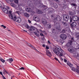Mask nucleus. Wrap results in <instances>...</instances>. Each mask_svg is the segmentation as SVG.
<instances>
[{
    "mask_svg": "<svg viewBox=\"0 0 79 79\" xmlns=\"http://www.w3.org/2000/svg\"><path fill=\"white\" fill-rule=\"evenodd\" d=\"M53 50L56 55H59L60 56H63V50L59 47H56L53 48Z\"/></svg>",
    "mask_w": 79,
    "mask_h": 79,
    "instance_id": "f257e3e1",
    "label": "nucleus"
},
{
    "mask_svg": "<svg viewBox=\"0 0 79 79\" xmlns=\"http://www.w3.org/2000/svg\"><path fill=\"white\" fill-rule=\"evenodd\" d=\"M27 5H28L29 6H30L31 8H27L26 9V10L27 12L31 13V12L32 11V8L34 7V4H33V3L32 2L30 1L29 2H27Z\"/></svg>",
    "mask_w": 79,
    "mask_h": 79,
    "instance_id": "f03ea898",
    "label": "nucleus"
},
{
    "mask_svg": "<svg viewBox=\"0 0 79 79\" xmlns=\"http://www.w3.org/2000/svg\"><path fill=\"white\" fill-rule=\"evenodd\" d=\"M14 20L17 23H21V19L19 17L16 18V17L15 16L14 18Z\"/></svg>",
    "mask_w": 79,
    "mask_h": 79,
    "instance_id": "7ed1b4c3",
    "label": "nucleus"
},
{
    "mask_svg": "<svg viewBox=\"0 0 79 79\" xmlns=\"http://www.w3.org/2000/svg\"><path fill=\"white\" fill-rule=\"evenodd\" d=\"M50 5H52L54 8H58V4L56 3H54L53 2H50Z\"/></svg>",
    "mask_w": 79,
    "mask_h": 79,
    "instance_id": "20e7f679",
    "label": "nucleus"
},
{
    "mask_svg": "<svg viewBox=\"0 0 79 79\" xmlns=\"http://www.w3.org/2000/svg\"><path fill=\"white\" fill-rule=\"evenodd\" d=\"M71 40H69V41L68 43L67 44V46L68 47H70V45H72V43L73 42H74V38H71Z\"/></svg>",
    "mask_w": 79,
    "mask_h": 79,
    "instance_id": "39448f33",
    "label": "nucleus"
},
{
    "mask_svg": "<svg viewBox=\"0 0 79 79\" xmlns=\"http://www.w3.org/2000/svg\"><path fill=\"white\" fill-rule=\"evenodd\" d=\"M67 65H68L70 67V68H71V69L72 71H75L76 69H75V68L74 67H72V66H73V64H71V63L69 62H68L67 63Z\"/></svg>",
    "mask_w": 79,
    "mask_h": 79,
    "instance_id": "423d86ee",
    "label": "nucleus"
},
{
    "mask_svg": "<svg viewBox=\"0 0 79 79\" xmlns=\"http://www.w3.org/2000/svg\"><path fill=\"white\" fill-rule=\"evenodd\" d=\"M68 50L70 53H73L74 52V48L73 47H70L68 49Z\"/></svg>",
    "mask_w": 79,
    "mask_h": 79,
    "instance_id": "0eeeda50",
    "label": "nucleus"
},
{
    "mask_svg": "<svg viewBox=\"0 0 79 79\" xmlns=\"http://www.w3.org/2000/svg\"><path fill=\"white\" fill-rule=\"evenodd\" d=\"M69 16L68 15H64L63 17V19L65 21H68L69 19Z\"/></svg>",
    "mask_w": 79,
    "mask_h": 79,
    "instance_id": "6e6552de",
    "label": "nucleus"
},
{
    "mask_svg": "<svg viewBox=\"0 0 79 79\" xmlns=\"http://www.w3.org/2000/svg\"><path fill=\"white\" fill-rule=\"evenodd\" d=\"M60 37L61 39H63V40H65V39H66V38H67V36H66V35L63 34H61L60 35Z\"/></svg>",
    "mask_w": 79,
    "mask_h": 79,
    "instance_id": "1a4fd4ad",
    "label": "nucleus"
},
{
    "mask_svg": "<svg viewBox=\"0 0 79 79\" xmlns=\"http://www.w3.org/2000/svg\"><path fill=\"white\" fill-rule=\"evenodd\" d=\"M72 18L73 21H77L79 20V17H78L77 16H73Z\"/></svg>",
    "mask_w": 79,
    "mask_h": 79,
    "instance_id": "9d476101",
    "label": "nucleus"
},
{
    "mask_svg": "<svg viewBox=\"0 0 79 79\" xmlns=\"http://www.w3.org/2000/svg\"><path fill=\"white\" fill-rule=\"evenodd\" d=\"M46 53L48 56L49 57H51L52 55V53L48 50H46Z\"/></svg>",
    "mask_w": 79,
    "mask_h": 79,
    "instance_id": "9b49d317",
    "label": "nucleus"
},
{
    "mask_svg": "<svg viewBox=\"0 0 79 79\" xmlns=\"http://www.w3.org/2000/svg\"><path fill=\"white\" fill-rule=\"evenodd\" d=\"M42 22L43 24L44 25V26H46L47 23V20H46V19H42Z\"/></svg>",
    "mask_w": 79,
    "mask_h": 79,
    "instance_id": "f8f14e48",
    "label": "nucleus"
},
{
    "mask_svg": "<svg viewBox=\"0 0 79 79\" xmlns=\"http://www.w3.org/2000/svg\"><path fill=\"white\" fill-rule=\"evenodd\" d=\"M2 10L6 14H8V10L5 7H3L2 8Z\"/></svg>",
    "mask_w": 79,
    "mask_h": 79,
    "instance_id": "ddd939ff",
    "label": "nucleus"
},
{
    "mask_svg": "<svg viewBox=\"0 0 79 79\" xmlns=\"http://www.w3.org/2000/svg\"><path fill=\"white\" fill-rule=\"evenodd\" d=\"M77 25V23H76L75 22H73L70 25L72 27H76V25Z\"/></svg>",
    "mask_w": 79,
    "mask_h": 79,
    "instance_id": "4468645a",
    "label": "nucleus"
},
{
    "mask_svg": "<svg viewBox=\"0 0 79 79\" xmlns=\"http://www.w3.org/2000/svg\"><path fill=\"white\" fill-rule=\"evenodd\" d=\"M35 28L33 26L31 27L30 29V31H35Z\"/></svg>",
    "mask_w": 79,
    "mask_h": 79,
    "instance_id": "2eb2a0df",
    "label": "nucleus"
},
{
    "mask_svg": "<svg viewBox=\"0 0 79 79\" xmlns=\"http://www.w3.org/2000/svg\"><path fill=\"white\" fill-rule=\"evenodd\" d=\"M36 13L38 14H42V11L38 9L37 10Z\"/></svg>",
    "mask_w": 79,
    "mask_h": 79,
    "instance_id": "dca6fc26",
    "label": "nucleus"
},
{
    "mask_svg": "<svg viewBox=\"0 0 79 79\" xmlns=\"http://www.w3.org/2000/svg\"><path fill=\"white\" fill-rule=\"evenodd\" d=\"M69 14L70 15H72L73 16V15H75V11H73V12L71 11H69Z\"/></svg>",
    "mask_w": 79,
    "mask_h": 79,
    "instance_id": "f3484780",
    "label": "nucleus"
},
{
    "mask_svg": "<svg viewBox=\"0 0 79 79\" xmlns=\"http://www.w3.org/2000/svg\"><path fill=\"white\" fill-rule=\"evenodd\" d=\"M7 61H9L10 63H11V62H12V61H13V59L12 58H9L7 60Z\"/></svg>",
    "mask_w": 79,
    "mask_h": 79,
    "instance_id": "a211bd4d",
    "label": "nucleus"
},
{
    "mask_svg": "<svg viewBox=\"0 0 79 79\" xmlns=\"http://www.w3.org/2000/svg\"><path fill=\"white\" fill-rule=\"evenodd\" d=\"M54 9H53L52 8H50L48 9V11H49V12H52L53 11Z\"/></svg>",
    "mask_w": 79,
    "mask_h": 79,
    "instance_id": "6ab92c4d",
    "label": "nucleus"
},
{
    "mask_svg": "<svg viewBox=\"0 0 79 79\" xmlns=\"http://www.w3.org/2000/svg\"><path fill=\"white\" fill-rule=\"evenodd\" d=\"M24 15L25 16L27 17V18H29V14H27V13H24Z\"/></svg>",
    "mask_w": 79,
    "mask_h": 79,
    "instance_id": "aec40b11",
    "label": "nucleus"
},
{
    "mask_svg": "<svg viewBox=\"0 0 79 79\" xmlns=\"http://www.w3.org/2000/svg\"><path fill=\"white\" fill-rule=\"evenodd\" d=\"M67 31V29H66V28H65L63 29L62 31V32H63V33H65L66 32V31Z\"/></svg>",
    "mask_w": 79,
    "mask_h": 79,
    "instance_id": "412c9836",
    "label": "nucleus"
},
{
    "mask_svg": "<svg viewBox=\"0 0 79 79\" xmlns=\"http://www.w3.org/2000/svg\"><path fill=\"white\" fill-rule=\"evenodd\" d=\"M9 17H10V19H13V20H14V18H13V15H9Z\"/></svg>",
    "mask_w": 79,
    "mask_h": 79,
    "instance_id": "4be33fe9",
    "label": "nucleus"
},
{
    "mask_svg": "<svg viewBox=\"0 0 79 79\" xmlns=\"http://www.w3.org/2000/svg\"><path fill=\"white\" fill-rule=\"evenodd\" d=\"M47 26L49 29L51 28L52 27V26H51V24L49 23L47 25Z\"/></svg>",
    "mask_w": 79,
    "mask_h": 79,
    "instance_id": "5701e85b",
    "label": "nucleus"
},
{
    "mask_svg": "<svg viewBox=\"0 0 79 79\" xmlns=\"http://www.w3.org/2000/svg\"><path fill=\"white\" fill-rule=\"evenodd\" d=\"M78 69H76L75 71L77 73H78V74H79V67H78Z\"/></svg>",
    "mask_w": 79,
    "mask_h": 79,
    "instance_id": "b1692460",
    "label": "nucleus"
},
{
    "mask_svg": "<svg viewBox=\"0 0 79 79\" xmlns=\"http://www.w3.org/2000/svg\"><path fill=\"white\" fill-rule=\"evenodd\" d=\"M0 61H2L3 63H5V60H4L2 58H1V59H0Z\"/></svg>",
    "mask_w": 79,
    "mask_h": 79,
    "instance_id": "393cba45",
    "label": "nucleus"
},
{
    "mask_svg": "<svg viewBox=\"0 0 79 79\" xmlns=\"http://www.w3.org/2000/svg\"><path fill=\"white\" fill-rule=\"evenodd\" d=\"M72 6H76V8L77 7V5L76 4L72 3L71 4Z\"/></svg>",
    "mask_w": 79,
    "mask_h": 79,
    "instance_id": "a878e982",
    "label": "nucleus"
},
{
    "mask_svg": "<svg viewBox=\"0 0 79 79\" xmlns=\"http://www.w3.org/2000/svg\"><path fill=\"white\" fill-rule=\"evenodd\" d=\"M40 35H41V36H44L43 37L44 39H43V38H42V39L44 40L45 39V37L44 36V34H42V33H40Z\"/></svg>",
    "mask_w": 79,
    "mask_h": 79,
    "instance_id": "bb28decb",
    "label": "nucleus"
},
{
    "mask_svg": "<svg viewBox=\"0 0 79 79\" xmlns=\"http://www.w3.org/2000/svg\"><path fill=\"white\" fill-rule=\"evenodd\" d=\"M27 45H28V46H29V47H31V48H32V46H33L32 45V44H31L29 43H28L27 44Z\"/></svg>",
    "mask_w": 79,
    "mask_h": 79,
    "instance_id": "cd10ccee",
    "label": "nucleus"
},
{
    "mask_svg": "<svg viewBox=\"0 0 79 79\" xmlns=\"http://www.w3.org/2000/svg\"><path fill=\"white\" fill-rule=\"evenodd\" d=\"M40 19L39 18H37V19H36L35 21H37V22H39L40 21Z\"/></svg>",
    "mask_w": 79,
    "mask_h": 79,
    "instance_id": "c85d7f7f",
    "label": "nucleus"
},
{
    "mask_svg": "<svg viewBox=\"0 0 79 79\" xmlns=\"http://www.w3.org/2000/svg\"><path fill=\"white\" fill-rule=\"evenodd\" d=\"M31 48H33V49H34V50H35V51H36L37 52H38V51L37 50V49H36L34 47V46H32L31 47Z\"/></svg>",
    "mask_w": 79,
    "mask_h": 79,
    "instance_id": "c756f323",
    "label": "nucleus"
},
{
    "mask_svg": "<svg viewBox=\"0 0 79 79\" xmlns=\"http://www.w3.org/2000/svg\"><path fill=\"white\" fill-rule=\"evenodd\" d=\"M16 13H17L18 15H21V12L19 11H16Z\"/></svg>",
    "mask_w": 79,
    "mask_h": 79,
    "instance_id": "7c9ffc66",
    "label": "nucleus"
},
{
    "mask_svg": "<svg viewBox=\"0 0 79 79\" xmlns=\"http://www.w3.org/2000/svg\"><path fill=\"white\" fill-rule=\"evenodd\" d=\"M19 70H24V68L23 67H22L20 68H19L18 69Z\"/></svg>",
    "mask_w": 79,
    "mask_h": 79,
    "instance_id": "2f4dec72",
    "label": "nucleus"
},
{
    "mask_svg": "<svg viewBox=\"0 0 79 79\" xmlns=\"http://www.w3.org/2000/svg\"><path fill=\"white\" fill-rule=\"evenodd\" d=\"M26 27L27 28V29H28L29 28H30V27H29V25H28L27 24L26 25Z\"/></svg>",
    "mask_w": 79,
    "mask_h": 79,
    "instance_id": "473e14b6",
    "label": "nucleus"
},
{
    "mask_svg": "<svg viewBox=\"0 0 79 79\" xmlns=\"http://www.w3.org/2000/svg\"><path fill=\"white\" fill-rule=\"evenodd\" d=\"M14 2H15V3H18V0H15Z\"/></svg>",
    "mask_w": 79,
    "mask_h": 79,
    "instance_id": "72a5a7b5",
    "label": "nucleus"
},
{
    "mask_svg": "<svg viewBox=\"0 0 79 79\" xmlns=\"http://www.w3.org/2000/svg\"><path fill=\"white\" fill-rule=\"evenodd\" d=\"M11 5H12V7H15V6H16V5H15L14 4H11Z\"/></svg>",
    "mask_w": 79,
    "mask_h": 79,
    "instance_id": "f704fd0d",
    "label": "nucleus"
},
{
    "mask_svg": "<svg viewBox=\"0 0 79 79\" xmlns=\"http://www.w3.org/2000/svg\"><path fill=\"white\" fill-rule=\"evenodd\" d=\"M56 19L57 21H58L60 19V18H58V17H56L55 18Z\"/></svg>",
    "mask_w": 79,
    "mask_h": 79,
    "instance_id": "c9c22d12",
    "label": "nucleus"
},
{
    "mask_svg": "<svg viewBox=\"0 0 79 79\" xmlns=\"http://www.w3.org/2000/svg\"><path fill=\"white\" fill-rule=\"evenodd\" d=\"M7 71L5 70H4V72H3V73L4 74H5L6 73Z\"/></svg>",
    "mask_w": 79,
    "mask_h": 79,
    "instance_id": "e433bc0d",
    "label": "nucleus"
},
{
    "mask_svg": "<svg viewBox=\"0 0 79 79\" xmlns=\"http://www.w3.org/2000/svg\"><path fill=\"white\" fill-rule=\"evenodd\" d=\"M37 18L36 16H34V19H35V21H36V19Z\"/></svg>",
    "mask_w": 79,
    "mask_h": 79,
    "instance_id": "4c0bfd02",
    "label": "nucleus"
},
{
    "mask_svg": "<svg viewBox=\"0 0 79 79\" xmlns=\"http://www.w3.org/2000/svg\"><path fill=\"white\" fill-rule=\"evenodd\" d=\"M62 24L64 25V26H65L66 25V23L62 22Z\"/></svg>",
    "mask_w": 79,
    "mask_h": 79,
    "instance_id": "58836bf2",
    "label": "nucleus"
},
{
    "mask_svg": "<svg viewBox=\"0 0 79 79\" xmlns=\"http://www.w3.org/2000/svg\"><path fill=\"white\" fill-rule=\"evenodd\" d=\"M77 37L78 39L79 40V35H77Z\"/></svg>",
    "mask_w": 79,
    "mask_h": 79,
    "instance_id": "ea45409f",
    "label": "nucleus"
},
{
    "mask_svg": "<svg viewBox=\"0 0 79 79\" xmlns=\"http://www.w3.org/2000/svg\"><path fill=\"white\" fill-rule=\"evenodd\" d=\"M54 59H55V60H56V61H58V59L56 57H55Z\"/></svg>",
    "mask_w": 79,
    "mask_h": 79,
    "instance_id": "a19ab883",
    "label": "nucleus"
},
{
    "mask_svg": "<svg viewBox=\"0 0 79 79\" xmlns=\"http://www.w3.org/2000/svg\"><path fill=\"white\" fill-rule=\"evenodd\" d=\"M77 45H78V46H77V47H78V48H77V49H79V44H76V46H77Z\"/></svg>",
    "mask_w": 79,
    "mask_h": 79,
    "instance_id": "79ce46f5",
    "label": "nucleus"
},
{
    "mask_svg": "<svg viewBox=\"0 0 79 79\" xmlns=\"http://www.w3.org/2000/svg\"><path fill=\"white\" fill-rule=\"evenodd\" d=\"M28 22L29 23H31V21L29 19H28Z\"/></svg>",
    "mask_w": 79,
    "mask_h": 79,
    "instance_id": "37998d69",
    "label": "nucleus"
},
{
    "mask_svg": "<svg viewBox=\"0 0 79 79\" xmlns=\"http://www.w3.org/2000/svg\"><path fill=\"white\" fill-rule=\"evenodd\" d=\"M64 62H65V63H67V60H66V59H64Z\"/></svg>",
    "mask_w": 79,
    "mask_h": 79,
    "instance_id": "c03bdc74",
    "label": "nucleus"
},
{
    "mask_svg": "<svg viewBox=\"0 0 79 79\" xmlns=\"http://www.w3.org/2000/svg\"><path fill=\"white\" fill-rule=\"evenodd\" d=\"M9 1L10 2H13V1H14V0H9Z\"/></svg>",
    "mask_w": 79,
    "mask_h": 79,
    "instance_id": "a18cd8bd",
    "label": "nucleus"
},
{
    "mask_svg": "<svg viewBox=\"0 0 79 79\" xmlns=\"http://www.w3.org/2000/svg\"><path fill=\"white\" fill-rule=\"evenodd\" d=\"M0 74L1 75H2V76H3V73H2V72H0Z\"/></svg>",
    "mask_w": 79,
    "mask_h": 79,
    "instance_id": "49530a36",
    "label": "nucleus"
},
{
    "mask_svg": "<svg viewBox=\"0 0 79 79\" xmlns=\"http://www.w3.org/2000/svg\"><path fill=\"white\" fill-rule=\"evenodd\" d=\"M48 44H51L50 42V41H49V40L48 41Z\"/></svg>",
    "mask_w": 79,
    "mask_h": 79,
    "instance_id": "de8ad7c7",
    "label": "nucleus"
},
{
    "mask_svg": "<svg viewBox=\"0 0 79 79\" xmlns=\"http://www.w3.org/2000/svg\"><path fill=\"white\" fill-rule=\"evenodd\" d=\"M36 36H37V37H39V35L38 34V33L36 34Z\"/></svg>",
    "mask_w": 79,
    "mask_h": 79,
    "instance_id": "09e8293b",
    "label": "nucleus"
},
{
    "mask_svg": "<svg viewBox=\"0 0 79 79\" xmlns=\"http://www.w3.org/2000/svg\"><path fill=\"white\" fill-rule=\"evenodd\" d=\"M72 18H71L70 19V23H71L72 22Z\"/></svg>",
    "mask_w": 79,
    "mask_h": 79,
    "instance_id": "8fccbe9b",
    "label": "nucleus"
},
{
    "mask_svg": "<svg viewBox=\"0 0 79 79\" xmlns=\"http://www.w3.org/2000/svg\"><path fill=\"white\" fill-rule=\"evenodd\" d=\"M55 1H56V2H60L59 1H58V0H54Z\"/></svg>",
    "mask_w": 79,
    "mask_h": 79,
    "instance_id": "3c124183",
    "label": "nucleus"
},
{
    "mask_svg": "<svg viewBox=\"0 0 79 79\" xmlns=\"http://www.w3.org/2000/svg\"><path fill=\"white\" fill-rule=\"evenodd\" d=\"M46 49H49V47H48L47 46H46Z\"/></svg>",
    "mask_w": 79,
    "mask_h": 79,
    "instance_id": "603ef678",
    "label": "nucleus"
},
{
    "mask_svg": "<svg viewBox=\"0 0 79 79\" xmlns=\"http://www.w3.org/2000/svg\"><path fill=\"white\" fill-rule=\"evenodd\" d=\"M43 47H45V44L43 45Z\"/></svg>",
    "mask_w": 79,
    "mask_h": 79,
    "instance_id": "864d4df0",
    "label": "nucleus"
},
{
    "mask_svg": "<svg viewBox=\"0 0 79 79\" xmlns=\"http://www.w3.org/2000/svg\"><path fill=\"white\" fill-rule=\"evenodd\" d=\"M34 33L35 34V35H36L37 34V33L36 32H34Z\"/></svg>",
    "mask_w": 79,
    "mask_h": 79,
    "instance_id": "5fc2aeb1",
    "label": "nucleus"
},
{
    "mask_svg": "<svg viewBox=\"0 0 79 79\" xmlns=\"http://www.w3.org/2000/svg\"><path fill=\"white\" fill-rule=\"evenodd\" d=\"M23 31H24V32H27V31L26 30H23Z\"/></svg>",
    "mask_w": 79,
    "mask_h": 79,
    "instance_id": "6e6d98bb",
    "label": "nucleus"
},
{
    "mask_svg": "<svg viewBox=\"0 0 79 79\" xmlns=\"http://www.w3.org/2000/svg\"><path fill=\"white\" fill-rule=\"evenodd\" d=\"M9 13H10V14H11V11L9 10Z\"/></svg>",
    "mask_w": 79,
    "mask_h": 79,
    "instance_id": "4d7b16f0",
    "label": "nucleus"
},
{
    "mask_svg": "<svg viewBox=\"0 0 79 79\" xmlns=\"http://www.w3.org/2000/svg\"><path fill=\"white\" fill-rule=\"evenodd\" d=\"M3 28H4V29H5V28H6V26H4L3 27Z\"/></svg>",
    "mask_w": 79,
    "mask_h": 79,
    "instance_id": "13d9d810",
    "label": "nucleus"
},
{
    "mask_svg": "<svg viewBox=\"0 0 79 79\" xmlns=\"http://www.w3.org/2000/svg\"><path fill=\"white\" fill-rule=\"evenodd\" d=\"M60 59L61 60H63V58L61 57H60Z\"/></svg>",
    "mask_w": 79,
    "mask_h": 79,
    "instance_id": "bf43d9fd",
    "label": "nucleus"
},
{
    "mask_svg": "<svg viewBox=\"0 0 79 79\" xmlns=\"http://www.w3.org/2000/svg\"><path fill=\"white\" fill-rule=\"evenodd\" d=\"M1 27H4V25H1Z\"/></svg>",
    "mask_w": 79,
    "mask_h": 79,
    "instance_id": "052dcab7",
    "label": "nucleus"
},
{
    "mask_svg": "<svg viewBox=\"0 0 79 79\" xmlns=\"http://www.w3.org/2000/svg\"><path fill=\"white\" fill-rule=\"evenodd\" d=\"M20 10H22V8L21 7L20 9H19Z\"/></svg>",
    "mask_w": 79,
    "mask_h": 79,
    "instance_id": "680f3d73",
    "label": "nucleus"
},
{
    "mask_svg": "<svg viewBox=\"0 0 79 79\" xmlns=\"http://www.w3.org/2000/svg\"><path fill=\"white\" fill-rule=\"evenodd\" d=\"M51 17L52 18H53V17H54L53 16V15H52Z\"/></svg>",
    "mask_w": 79,
    "mask_h": 79,
    "instance_id": "e2e57ef3",
    "label": "nucleus"
},
{
    "mask_svg": "<svg viewBox=\"0 0 79 79\" xmlns=\"http://www.w3.org/2000/svg\"><path fill=\"white\" fill-rule=\"evenodd\" d=\"M60 26L59 27V28H58V27H57V29H60Z\"/></svg>",
    "mask_w": 79,
    "mask_h": 79,
    "instance_id": "0e129e2a",
    "label": "nucleus"
},
{
    "mask_svg": "<svg viewBox=\"0 0 79 79\" xmlns=\"http://www.w3.org/2000/svg\"><path fill=\"white\" fill-rule=\"evenodd\" d=\"M0 7H2V4H0Z\"/></svg>",
    "mask_w": 79,
    "mask_h": 79,
    "instance_id": "69168bd1",
    "label": "nucleus"
},
{
    "mask_svg": "<svg viewBox=\"0 0 79 79\" xmlns=\"http://www.w3.org/2000/svg\"><path fill=\"white\" fill-rule=\"evenodd\" d=\"M13 77H14V76H12L11 77V79H12V78H13Z\"/></svg>",
    "mask_w": 79,
    "mask_h": 79,
    "instance_id": "338daca9",
    "label": "nucleus"
},
{
    "mask_svg": "<svg viewBox=\"0 0 79 79\" xmlns=\"http://www.w3.org/2000/svg\"><path fill=\"white\" fill-rule=\"evenodd\" d=\"M6 73L7 74H8V72H6Z\"/></svg>",
    "mask_w": 79,
    "mask_h": 79,
    "instance_id": "774afa93",
    "label": "nucleus"
}]
</instances>
